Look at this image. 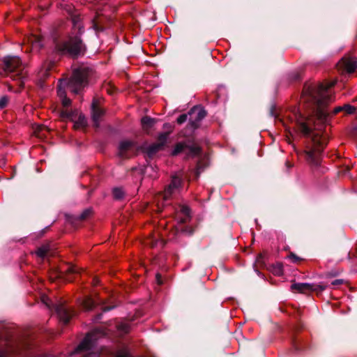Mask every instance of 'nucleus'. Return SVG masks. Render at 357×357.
I'll return each instance as SVG.
<instances>
[{
	"label": "nucleus",
	"instance_id": "10",
	"mask_svg": "<svg viewBox=\"0 0 357 357\" xmlns=\"http://www.w3.org/2000/svg\"><path fill=\"white\" fill-rule=\"evenodd\" d=\"M165 234H160L158 231H156L146 240L145 244L152 248L157 246H160L162 248L165 244Z\"/></svg>",
	"mask_w": 357,
	"mask_h": 357
},
{
	"label": "nucleus",
	"instance_id": "24",
	"mask_svg": "<svg viewBox=\"0 0 357 357\" xmlns=\"http://www.w3.org/2000/svg\"><path fill=\"white\" fill-rule=\"evenodd\" d=\"M49 246L48 245H43L38 248L36 251V254L40 258H44L49 252Z\"/></svg>",
	"mask_w": 357,
	"mask_h": 357
},
{
	"label": "nucleus",
	"instance_id": "19",
	"mask_svg": "<svg viewBox=\"0 0 357 357\" xmlns=\"http://www.w3.org/2000/svg\"><path fill=\"white\" fill-rule=\"evenodd\" d=\"M101 354L102 355H107V357H131L126 349H120L116 351L115 354H114L110 349H104L101 351Z\"/></svg>",
	"mask_w": 357,
	"mask_h": 357
},
{
	"label": "nucleus",
	"instance_id": "14",
	"mask_svg": "<svg viewBox=\"0 0 357 357\" xmlns=\"http://www.w3.org/2000/svg\"><path fill=\"white\" fill-rule=\"evenodd\" d=\"M56 313L61 321L67 324L73 316V312L65 305H59L56 308Z\"/></svg>",
	"mask_w": 357,
	"mask_h": 357
},
{
	"label": "nucleus",
	"instance_id": "35",
	"mask_svg": "<svg viewBox=\"0 0 357 357\" xmlns=\"http://www.w3.org/2000/svg\"><path fill=\"white\" fill-rule=\"evenodd\" d=\"M190 151L193 155H197L200 153V149L198 146L192 147Z\"/></svg>",
	"mask_w": 357,
	"mask_h": 357
},
{
	"label": "nucleus",
	"instance_id": "18",
	"mask_svg": "<svg viewBox=\"0 0 357 357\" xmlns=\"http://www.w3.org/2000/svg\"><path fill=\"white\" fill-rule=\"evenodd\" d=\"M176 218L179 222H186L190 218V210L185 206H180L179 211L176 213Z\"/></svg>",
	"mask_w": 357,
	"mask_h": 357
},
{
	"label": "nucleus",
	"instance_id": "42",
	"mask_svg": "<svg viewBox=\"0 0 357 357\" xmlns=\"http://www.w3.org/2000/svg\"><path fill=\"white\" fill-rule=\"evenodd\" d=\"M66 280H67L68 282H71V281L73 280V279H72V278H66Z\"/></svg>",
	"mask_w": 357,
	"mask_h": 357
},
{
	"label": "nucleus",
	"instance_id": "29",
	"mask_svg": "<svg viewBox=\"0 0 357 357\" xmlns=\"http://www.w3.org/2000/svg\"><path fill=\"white\" fill-rule=\"evenodd\" d=\"M114 197L116 199H121L123 197L124 192L121 188H114L113 190Z\"/></svg>",
	"mask_w": 357,
	"mask_h": 357
},
{
	"label": "nucleus",
	"instance_id": "4",
	"mask_svg": "<svg viewBox=\"0 0 357 357\" xmlns=\"http://www.w3.org/2000/svg\"><path fill=\"white\" fill-rule=\"evenodd\" d=\"M3 68L6 73H11L10 77L16 82L20 89L24 86V75L21 61L17 56H7L3 59Z\"/></svg>",
	"mask_w": 357,
	"mask_h": 357
},
{
	"label": "nucleus",
	"instance_id": "5",
	"mask_svg": "<svg viewBox=\"0 0 357 357\" xmlns=\"http://www.w3.org/2000/svg\"><path fill=\"white\" fill-rule=\"evenodd\" d=\"M181 184V178L180 176L175 175L172 176L171 183L165 190L163 192L159 193L155 198L156 202L157 210L161 211L165 206L164 202L168 200L174 190L178 189Z\"/></svg>",
	"mask_w": 357,
	"mask_h": 357
},
{
	"label": "nucleus",
	"instance_id": "21",
	"mask_svg": "<svg viewBox=\"0 0 357 357\" xmlns=\"http://www.w3.org/2000/svg\"><path fill=\"white\" fill-rule=\"evenodd\" d=\"M33 130L34 135L38 138H43L45 137V133L48 132V128L39 124H35L33 126Z\"/></svg>",
	"mask_w": 357,
	"mask_h": 357
},
{
	"label": "nucleus",
	"instance_id": "3",
	"mask_svg": "<svg viewBox=\"0 0 357 357\" xmlns=\"http://www.w3.org/2000/svg\"><path fill=\"white\" fill-rule=\"evenodd\" d=\"M312 147L307 148L304 151L305 159L312 167H317L321 162V152L327 144V137L321 130L312 134Z\"/></svg>",
	"mask_w": 357,
	"mask_h": 357
},
{
	"label": "nucleus",
	"instance_id": "8",
	"mask_svg": "<svg viewBox=\"0 0 357 357\" xmlns=\"http://www.w3.org/2000/svg\"><path fill=\"white\" fill-rule=\"evenodd\" d=\"M326 287L321 284H311L308 283H294L291 289L294 293L307 294L312 291H322Z\"/></svg>",
	"mask_w": 357,
	"mask_h": 357
},
{
	"label": "nucleus",
	"instance_id": "27",
	"mask_svg": "<svg viewBox=\"0 0 357 357\" xmlns=\"http://www.w3.org/2000/svg\"><path fill=\"white\" fill-rule=\"evenodd\" d=\"M187 148V146L183 143H178L176 145L172 154L177 155L183 151Z\"/></svg>",
	"mask_w": 357,
	"mask_h": 357
},
{
	"label": "nucleus",
	"instance_id": "16",
	"mask_svg": "<svg viewBox=\"0 0 357 357\" xmlns=\"http://www.w3.org/2000/svg\"><path fill=\"white\" fill-rule=\"evenodd\" d=\"M94 336V333H89L77 347V351L89 350L93 344V340Z\"/></svg>",
	"mask_w": 357,
	"mask_h": 357
},
{
	"label": "nucleus",
	"instance_id": "26",
	"mask_svg": "<svg viewBox=\"0 0 357 357\" xmlns=\"http://www.w3.org/2000/svg\"><path fill=\"white\" fill-rule=\"evenodd\" d=\"M82 305H83V307H84V308L85 310H89L92 309L94 307L95 302H94V301L91 298L86 297L83 301Z\"/></svg>",
	"mask_w": 357,
	"mask_h": 357
},
{
	"label": "nucleus",
	"instance_id": "17",
	"mask_svg": "<svg viewBox=\"0 0 357 357\" xmlns=\"http://www.w3.org/2000/svg\"><path fill=\"white\" fill-rule=\"evenodd\" d=\"M63 116H67L71 119L72 121H75V127L79 128L84 127L86 124V121L84 115L79 114L77 120H75L73 114H68L67 112H62Z\"/></svg>",
	"mask_w": 357,
	"mask_h": 357
},
{
	"label": "nucleus",
	"instance_id": "41",
	"mask_svg": "<svg viewBox=\"0 0 357 357\" xmlns=\"http://www.w3.org/2000/svg\"><path fill=\"white\" fill-rule=\"evenodd\" d=\"M99 283V280L98 278H94L93 280V284L94 286L98 285Z\"/></svg>",
	"mask_w": 357,
	"mask_h": 357
},
{
	"label": "nucleus",
	"instance_id": "43",
	"mask_svg": "<svg viewBox=\"0 0 357 357\" xmlns=\"http://www.w3.org/2000/svg\"><path fill=\"white\" fill-rule=\"evenodd\" d=\"M50 66H52V63H49V64H48V70H50V67H51Z\"/></svg>",
	"mask_w": 357,
	"mask_h": 357
},
{
	"label": "nucleus",
	"instance_id": "22",
	"mask_svg": "<svg viewBox=\"0 0 357 357\" xmlns=\"http://www.w3.org/2000/svg\"><path fill=\"white\" fill-rule=\"evenodd\" d=\"M141 122L143 129L146 132L149 131V129L152 128L155 123L153 119L148 116L143 117Z\"/></svg>",
	"mask_w": 357,
	"mask_h": 357
},
{
	"label": "nucleus",
	"instance_id": "2",
	"mask_svg": "<svg viewBox=\"0 0 357 357\" xmlns=\"http://www.w3.org/2000/svg\"><path fill=\"white\" fill-rule=\"evenodd\" d=\"M89 73L88 68H82L75 70L68 81L66 79L59 80L57 93L64 107H68L71 102L66 96L64 87L66 86L71 92L78 93L87 85Z\"/></svg>",
	"mask_w": 357,
	"mask_h": 357
},
{
	"label": "nucleus",
	"instance_id": "36",
	"mask_svg": "<svg viewBox=\"0 0 357 357\" xmlns=\"http://www.w3.org/2000/svg\"><path fill=\"white\" fill-rule=\"evenodd\" d=\"M10 350L0 351V357H7L9 355Z\"/></svg>",
	"mask_w": 357,
	"mask_h": 357
},
{
	"label": "nucleus",
	"instance_id": "31",
	"mask_svg": "<svg viewBox=\"0 0 357 357\" xmlns=\"http://www.w3.org/2000/svg\"><path fill=\"white\" fill-rule=\"evenodd\" d=\"M65 272L67 275L73 274V273H79V269L75 266H69L68 268L65 270Z\"/></svg>",
	"mask_w": 357,
	"mask_h": 357
},
{
	"label": "nucleus",
	"instance_id": "6",
	"mask_svg": "<svg viewBox=\"0 0 357 357\" xmlns=\"http://www.w3.org/2000/svg\"><path fill=\"white\" fill-rule=\"evenodd\" d=\"M82 42L79 37L70 38L68 40L61 44L56 45V50L61 54H69L70 55H77L82 50Z\"/></svg>",
	"mask_w": 357,
	"mask_h": 357
},
{
	"label": "nucleus",
	"instance_id": "11",
	"mask_svg": "<svg viewBox=\"0 0 357 357\" xmlns=\"http://www.w3.org/2000/svg\"><path fill=\"white\" fill-rule=\"evenodd\" d=\"M26 45H29L30 51H38L43 45L42 38L36 34H31L26 38Z\"/></svg>",
	"mask_w": 357,
	"mask_h": 357
},
{
	"label": "nucleus",
	"instance_id": "40",
	"mask_svg": "<svg viewBox=\"0 0 357 357\" xmlns=\"http://www.w3.org/2000/svg\"><path fill=\"white\" fill-rule=\"evenodd\" d=\"M156 279H157V282L159 284H162L161 277L159 274L156 275Z\"/></svg>",
	"mask_w": 357,
	"mask_h": 357
},
{
	"label": "nucleus",
	"instance_id": "37",
	"mask_svg": "<svg viewBox=\"0 0 357 357\" xmlns=\"http://www.w3.org/2000/svg\"><path fill=\"white\" fill-rule=\"evenodd\" d=\"M344 107H337L333 109V114H336L341 111H343Z\"/></svg>",
	"mask_w": 357,
	"mask_h": 357
},
{
	"label": "nucleus",
	"instance_id": "39",
	"mask_svg": "<svg viewBox=\"0 0 357 357\" xmlns=\"http://www.w3.org/2000/svg\"><path fill=\"white\" fill-rule=\"evenodd\" d=\"M342 283V280H334L332 282V284L333 285H337V284H340Z\"/></svg>",
	"mask_w": 357,
	"mask_h": 357
},
{
	"label": "nucleus",
	"instance_id": "25",
	"mask_svg": "<svg viewBox=\"0 0 357 357\" xmlns=\"http://www.w3.org/2000/svg\"><path fill=\"white\" fill-rule=\"evenodd\" d=\"M271 272L275 275H280L283 273V266L280 263H277L271 266Z\"/></svg>",
	"mask_w": 357,
	"mask_h": 357
},
{
	"label": "nucleus",
	"instance_id": "38",
	"mask_svg": "<svg viewBox=\"0 0 357 357\" xmlns=\"http://www.w3.org/2000/svg\"><path fill=\"white\" fill-rule=\"evenodd\" d=\"M91 213V211L89 210H86L85 211L82 215H81V218L82 219H84L85 218H86L89 213Z\"/></svg>",
	"mask_w": 357,
	"mask_h": 357
},
{
	"label": "nucleus",
	"instance_id": "33",
	"mask_svg": "<svg viewBox=\"0 0 357 357\" xmlns=\"http://www.w3.org/2000/svg\"><path fill=\"white\" fill-rule=\"evenodd\" d=\"M344 111H345V112L347 114H352L355 112L356 109L354 107L351 106V105H345L344 106V109H343Z\"/></svg>",
	"mask_w": 357,
	"mask_h": 357
},
{
	"label": "nucleus",
	"instance_id": "32",
	"mask_svg": "<svg viewBox=\"0 0 357 357\" xmlns=\"http://www.w3.org/2000/svg\"><path fill=\"white\" fill-rule=\"evenodd\" d=\"M8 102V98L7 96H3L0 98V109L5 108Z\"/></svg>",
	"mask_w": 357,
	"mask_h": 357
},
{
	"label": "nucleus",
	"instance_id": "13",
	"mask_svg": "<svg viewBox=\"0 0 357 357\" xmlns=\"http://www.w3.org/2000/svg\"><path fill=\"white\" fill-rule=\"evenodd\" d=\"M56 313L61 321L67 324L73 316V312L65 305H59L56 308Z\"/></svg>",
	"mask_w": 357,
	"mask_h": 357
},
{
	"label": "nucleus",
	"instance_id": "1",
	"mask_svg": "<svg viewBox=\"0 0 357 357\" xmlns=\"http://www.w3.org/2000/svg\"><path fill=\"white\" fill-rule=\"evenodd\" d=\"M335 82H326L319 84H305L302 93V100L312 104V112L319 121L322 122L326 117V112L322 110L328 103L334 100L331 88Z\"/></svg>",
	"mask_w": 357,
	"mask_h": 357
},
{
	"label": "nucleus",
	"instance_id": "20",
	"mask_svg": "<svg viewBox=\"0 0 357 357\" xmlns=\"http://www.w3.org/2000/svg\"><path fill=\"white\" fill-rule=\"evenodd\" d=\"M167 139V134H162L159 137V143L154 144L149 146L148 152L149 154L151 155L159 151L161 147L164 145L165 142Z\"/></svg>",
	"mask_w": 357,
	"mask_h": 357
},
{
	"label": "nucleus",
	"instance_id": "12",
	"mask_svg": "<svg viewBox=\"0 0 357 357\" xmlns=\"http://www.w3.org/2000/svg\"><path fill=\"white\" fill-rule=\"evenodd\" d=\"M135 146L129 141L121 142L119 145V155L123 158L130 157L134 152Z\"/></svg>",
	"mask_w": 357,
	"mask_h": 357
},
{
	"label": "nucleus",
	"instance_id": "28",
	"mask_svg": "<svg viewBox=\"0 0 357 357\" xmlns=\"http://www.w3.org/2000/svg\"><path fill=\"white\" fill-rule=\"evenodd\" d=\"M130 325L126 323H122L118 326V330L122 333H128L130 330Z\"/></svg>",
	"mask_w": 357,
	"mask_h": 357
},
{
	"label": "nucleus",
	"instance_id": "34",
	"mask_svg": "<svg viewBox=\"0 0 357 357\" xmlns=\"http://www.w3.org/2000/svg\"><path fill=\"white\" fill-rule=\"evenodd\" d=\"M187 114H182L181 115L178 119H177V122L179 124H181L183 123H184L185 121H186L187 120Z\"/></svg>",
	"mask_w": 357,
	"mask_h": 357
},
{
	"label": "nucleus",
	"instance_id": "15",
	"mask_svg": "<svg viewBox=\"0 0 357 357\" xmlns=\"http://www.w3.org/2000/svg\"><path fill=\"white\" fill-rule=\"evenodd\" d=\"M100 100L99 99H93L92 102V117L93 120L95 122L96 126H98V121L100 118L103 114V111L101 108L98 107Z\"/></svg>",
	"mask_w": 357,
	"mask_h": 357
},
{
	"label": "nucleus",
	"instance_id": "30",
	"mask_svg": "<svg viewBox=\"0 0 357 357\" xmlns=\"http://www.w3.org/2000/svg\"><path fill=\"white\" fill-rule=\"evenodd\" d=\"M287 258L289 259L294 263H298L303 260L301 257H299L298 256H297L296 255H295L293 252H291L287 256Z\"/></svg>",
	"mask_w": 357,
	"mask_h": 357
},
{
	"label": "nucleus",
	"instance_id": "9",
	"mask_svg": "<svg viewBox=\"0 0 357 357\" xmlns=\"http://www.w3.org/2000/svg\"><path fill=\"white\" fill-rule=\"evenodd\" d=\"M337 66L342 72L351 73L357 68V61L354 58L344 57L338 62Z\"/></svg>",
	"mask_w": 357,
	"mask_h": 357
},
{
	"label": "nucleus",
	"instance_id": "23",
	"mask_svg": "<svg viewBox=\"0 0 357 357\" xmlns=\"http://www.w3.org/2000/svg\"><path fill=\"white\" fill-rule=\"evenodd\" d=\"M189 114L190 116L195 115L196 120L200 121L206 116V112L204 110L202 109L201 108L194 107L190 110V112H189Z\"/></svg>",
	"mask_w": 357,
	"mask_h": 357
},
{
	"label": "nucleus",
	"instance_id": "7",
	"mask_svg": "<svg viewBox=\"0 0 357 357\" xmlns=\"http://www.w3.org/2000/svg\"><path fill=\"white\" fill-rule=\"evenodd\" d=\"M295 117L300 131L305 135H309L312 126H315L314 116H310L308 112H305L303 114H296Z\"/></svg>",
	"mask_w": 357,
	"mask_h": 357
}]
</instances>
